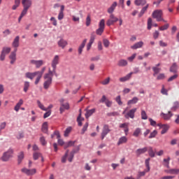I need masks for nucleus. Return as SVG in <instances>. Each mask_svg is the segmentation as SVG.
Masks as SVG:
<instances>
[{"mask_svg":"<svg viewBox=\"0 0 179 179\" xmlns=\"http://www.w3.org/2000/svg\"><path fill=\"white\" fill-rule=\"evenodd\" d=\"M53 75H54V73L52 72L51 69H49V73H45L43 76V79H44L43 89L48 90L52 85Z\"/></svg>","mask_w":179,"mask_h":179,"instance_id":"obj_1","label":"nucleus"},{"mask_svg":"<svg viewBox=\"0 0 179 179\" xmlns=\"http://www.w3.org/2000/svg\"><path fill=\"white\" fill-rule=\"evenodd\" d=\"M152 16L153 18H155L157 22H167L163 18V12L161 9L155 10V11L152 14Z\"/></svg>","mask_w":179,"mask_h":179,"instance_id":"obj_2","label":"nucleus"},{"mask_svg":"<svg viewBox=\"0 0 179 179\" xmlns=\"http://www.w3.org/2000/svg\"><path fill=\"white\" fill-rule=\"evenodd\" d=\"M60 57L59 55H55L53 57V59L51 62V66L52 67L53 73L56 74L57 73V66L59 64Z\"/></svg>","mask_w":179,"mask_h":179,"instance_id":"obj_3","label":"nucleus"},{"mask_svg":"<svg viewBox=\"0 0 179 179\" xmlns=\"http://www.w3.org/2000/svg\"><path fill=\"white\" fill-rule=\"evenodd\" d=\"M104 29H105V20L101 19L99 22V28L96 29V35H99V36H101V35H102L103 33L104 32Z\"/></svg>","mask_w":179,"mask_h":179,"instance_id":"obj_4","label":"nucleus"},{"mask_svg":"<svg viewBox=\"0 0 179 179\" xmlns=\"http://www.w3.org/2000/svg\"><path fill=\"white\" fill-rule=\"evenodd\" d=\"M21 172L24 173L28 176H34L36 173L37 171L36 169H27V168H22L21 169Z\"/></svg>","mask_w":179,"mask_h":179,"instance_id":"obj_5","label":"nucleus"},{"mask_svg":"<svg viewBox=\"0 0 179 179\" xmlns=\"http://www.w3.org/2000/svg\"><path fill=\"white\" fill-rule=\"evenodd\" d=\"M118 22V18L114 14H110L109 19L106 21L108 27L113 26L115 23Z\"/></svg>","mask_w":179,"mask_h":179,"instance_id":"obj_6","label":"nucleus"},{"mask_svg":"<svg viewBox=\"0 0 179 179\" xmlns=\"http://www.w3.org/2000/svg\"><path fill=\"white\" fill-rule=\"evenodd\" d=\"M11 51V48L3 47L1 50V55L0 56V60L3 61L5 59L6 55H8Z\"/></svg>","mask_w":179,"mask_h":179,"instance_id":"obj_7","label":"nucleus"},{"mask_svg":"<svg viewBox=\"0 0 179 179\" xmlns=\"http://www.w3.org/2000/svg\"><path fill=\"white\" fill-rule=\"evenodd\" d=\"M45 70H46V67H43V68H42L41 71H36L37 77L35 79V85H38L39 83L41 78H43V75Z\"/></svg>","mask_w":179,"mask_h":179,"instance_id":"obj_8","label":"nucleus"},{"mask_svg":"<svg viewBox=\"0 0 179 179\" xmlns=\"http://www.w3.org/2000/svg\"><path fill=\"white\" fill-rule=\"evenodd\" d=\"M110 129H109L108 124H104L103 128L102 129V132L101 134V138L103 140L104 138L109 134Z\"/></svg>","mask_w":179,"mask_h":179,"instance_id":"obj_9","label":"nucleus"},{"mask_svg":"<svg viewBox=\"0 0 179 179\" xmlns=\"http://www.w3.org/2000/svg\"><path fill=\"white\" fill-rule=\"evenodd\" d=\"M13 153V150H9L8 151L4 152V154L1 157V160L4 161V162L8 161L10 157H12Z\"/></svg>","mask_w":179,"mask_h":179,"instance_id":"obj_10","label":"nucleus"},{"mask_svg":"<svg viewBox=\"0 0 179 179\" xmlns=\"http://www.w3.org/2000/svg\"><path fill=\"white\" fill-rule=\"evenodd\" d=\"M136 111H137V108H134V109L130 110L127 113V115H125V118L126 119H129V118L134 119V117H135V113H136Z\"/></svg>","mask_w":179,"mask_h":179,"instance_id":"obj_11","label":"nucleus"},{"mask_svg":"<svg viewBox=\"0 0 179 179\" xmlns=\"http://www.w3.org/2000/svg\"><path fill=\"white\" fill-rule=\"evenodd\" d=\"M70 109V105L69 103H62V104L60 105L59 111L60 114H62L64 113L65 110H69Z\"/></svg>","mask_w":179,"mask_h":179,"instance_id":"obj_12","label":"nucleus"},{"mask_svg":"<svg viewBox=\"0 0 179 179\" xmlns=\"http://www.w3.org/2000/svg\"><path fill=\"white\" fill-rule=\"evenodd\" d=\"M30 64L35 65L36 68L38 69L44 64V62L43 60H31Z\"/></svg>","mask_w":179,"mask_h":179,"instance_id":"obj_13","label":"nucleus"},{"mask_svg":"<svg viewBox=\"0 0 179 179\" xmlns=\"http://www.w3.org/2000/svg\"><path fill=\"white\" fill-rule=\"evenodd\" d=\"M160 115L164 120H170L173 115L171 111H168V113H162Z\"/></svg>","mask_w":179,"mask_h":179,"instance_id":"obj_14","label":"nucleus"},{"mask_svg":"<svg viewBox=\"0 0 179 179\" xmlns=\"http://www.w3.org/2000/svg\"><path fill=\"white\" fill-rule=\"evenodd\" d=\"M36 76L38 77L37 71L34 73L27 72L25 73V78L30 79V80H33V79Z\"/></svg>","mask_w":179,"mask_h":179,"instance_id":"obj_15","label":"nucleus"},{"mask_svg":"<svg viewBox=\"0 0 179 179\" xmlns=\"http://www.w3.org/2000/svg\"><path fill=\"white\" fill-rule=\"evenodd\" d=\"M57 44L59 45V48H61L62 49H64L66 45H68V42L64 39V38H61L58 42Z\"/></svg>","mask_w":179,"mask_h":179,"instance_id":"obj_16","label":"nucleus"},{"mask_svg":"<svg viewBox=\"0 0 179 179\" xmlns=\"http://www.w3.org/2000/svg\"><path fill=\"white\" fill-rule=\"evenodd\" d=\"M164 172L171 175H178L179 174V169H169V170H165Z\"/></svg>","mask_w":179,"mask_h":179,"instance_id":"obj_17","label":"nucleus"},{"mask_svg":"<svg viewBox=\"0 0 179 179\" xmlns=\"http://www.w3.org/2000/svg\"><path fill=\"white\" fill-rule=\"evenodd\" d=\"M148 152V147H144L143 148L137 149L135 153L137 156H140L142 154H145Z\"/></svg>","mask_w":179,"mask_h":179,"instance_id":"obj_18","label":"nucleus"},{"mask_svg":"<svg viewBox=\"0 0 179 179\" xmlns=\"http://www.w3.org/2000/svg\"><path fill=\"white\" fill-rule=\"evenodd\" d=\"M22 4L23 6V8H24L27 10H29L30 7L32 6V1L27 0L25 1H22Z\"/></svg>","mask_w":179,"mask_h":179,"instance_id":"obj_19","label":"nucleus"},{"mask_svg":"<svg viewBox=\"0 0 179 179\" xmlns=\"http://www.w3.org/2000/svg\"><path fill=\"white\" fill-rule=\"evenodd\" d=\"M16 52L17 49L14 52H12L10 53V55L9 56V58L10 59V64H13L14 62L16 61Z\"/></svg>","mask_w":179,"mask_h":179,"instance_id":"obj_20","label":"nucleus"},{"mask_svg":"<svg viewBox=\"0 0 179 179\" xmlns=\"http://www.w3.org/2000/svg\"><path fill=\"white\" fill-rule=\"evenodd\" d=\"M117 6V3L116 1L113 2L111 6H110L109 8H108L107 12L108 13H110V15L113 14V13L114 12V10L115 9V8Z\"/></svg>","mask_w":179,"mask_h":179,"instance_id":"obj_21","label":"nucleus"},{"mask_svg":"<svg viewBox=\"0 0 179 179\" xmlns=\"http://www.w3.org/2000/svg\"><path fill=\"white\" fill-rule=\"evenodd\" d=\"M12 45L13 48H17L20 45V37L19 36H15V38L12 43Z\"/></svg>","mask_w":179,"mask_h":179,"instance_id":"obj_22","label":"nucleus"},{"mask_svg":"<svg viewBox=\"0 0 179 179\" xmlns=\"http://www.w3.org/2000/svg\"><path fill=\"white\" fill-rule=\"evenodd\" d=\"M143 45V42L139 41V42L135 43L134 45L131 46V48L132 50H137L138 48H141Z\"/></svg>","mask_w":179,"mask_h":179,"instance_id":"obj_23","label":"nucleus"},{"mask_svg":"<svg viewBox=\"0 0 179 179\" xmlns=\"http://www.w3.org/2000/svg\"><path fill=\"white\" fill-rule=\"evenodd\" d=\"M132 75H134V73L131 72L129 74L126 75L125 77L120 78V81L122 82V83L128 81L131 78Z\"/></svg>","mask_w":179,"mask_h":179,"instance_id":"obj_24","label":"nucleus"},{"mask_svg":"<svg viewBox=\"0 0 179 179\" xmlns=\"http://www.w3.org/2000/svg\"><path fill=\"white\" fill-rule=\"evenodd\" d=\"M147 148H148L147 151L148 152L150 157H151V158L155 157V152L153 150L152 147L148 146V147H147Z\"/></svg>","mask_w":179,"mask_h":179,"instance_id":"obj_25","label":"nucleus"},{"mask_svg":"<svg viewBox=\"0 0 179 179\" xmlns=\"http://www.w3.org/2000/svg\"><path fill=\"white\" fill-rule=\"evenodd\" d=\"M127 142H128V138L125 137V136H123L118 140L117 144L118 145V146H120V145L127 143Z\"/></svg>","mask_w":179,"mask_h":179,"instance_id":"obj_26","label":"nucleus"},{"mask_svg":"<svg viewBox=\"0 0 179 179\" xmlns=\"http://www.w3.org/2000/svg\"><path fill=\"white\" fill-rule=\"evenodd\" d=\"M134 4L137 6H143L147 4V1L146 0H135Z\"/></svg>","mask_w":179,"mask_h":179,"instance_id":"obj_27","label":"nucleus"},{"mask_svg":"<svg viewBox=\"0 0 179 179\" xmlns=\"http://www.w3.org/2000/svg\"><path fill=\"white\" fill-rule=\"evenodd\" d=\"M85 111H86L85 115V117L86 119H89L90 117L95 113V109H92V110L86 109Z\"/></svg>","mask_w":179,"mask_h":179,"instance_id":"obj_28","label":"nucleus"},{"mask_svg":"<svg viewBox=\"0 0 179 179\" xmlns=\"http://www.w3.org/2000/svg\"><path fill=\"white\" fill-rule=\"evenodd\" d=\"M87 39L83 40L82 44L79 46L78 50L79 55L82 54L83 50V48H85V45L87 43Z\"/></svg>","mask_w":179,"mask_h":179,"instance_id":"obj_29","label":"nucleus"},{"mask_svg":"<svg viewBox=\"0 0 179 179\" xmlns=\"http://www.w3.org/2000/svg\"><path fill=\"white\" fill-rule=\"evenodd\" d=\"M117 65L119 66H126L128 65V62L127 60H124V59H121L118 62H117Z\"/></svg>","mask_w":179,"mask_h":179,"instance_id":"obj_30","label":"nucleus"},{"mask_svg":"<svg viewBox=\"0 0 179 179\" xmlns=\"http://www.w3.org/2000/svg\"><path fill=\"white\" fill-rule=\"evenodd\" d=\"M29 87H30L29 81H24L23 90L25 93L28 92V90H29Z\"/></svg>","mask_w":179,"mask_h":179,"instance_id":"obj_31","label":"nucleus"},{"mask_svg":"<svg viewBox=\"0 0 179 179\" xmlns=\"http://www.w3.org/2000/svg\"><path fill=\"white\" fill-rule=\"evenodd\" d=\"M170 161H171V157H168V158H164V166H166L167 169L170 168Z\"/></svg>","mask_w":179,"mask_h":179,"instance_id":"obj_32","label":"nucleus"},{"mask_svg":"<svg viewBox=\"0 0 179 179\" xmlns=\"http://www.w3.org/2000/svg\"><path fill=\"white\" fill-rule=\"evenodd\" d=\"M149 7V4H146L145 7H143L140 12L139 17H141L144 13L148 10V8Z\"/></svg>","mask_w":179,"mask_h":179,"instance_id":"obj_33","label":"nucleus"},{"mask_svg":"<svg viewBox=\"0 0 179 179\" xmlns=\"http://www.w3.org/2000/svg\"><path fill=\"white\" fill-rule=\"evenodd\" d=\"M138 98L137 96H134V97H133V99L131 100H129L127 102V104L128 105L136 104L138 103Z\"/></svg>","mask_w":179,"mask_h":179,"instance_id":"obj_34","label":"nucleus"},{"mask_svg":"<svg viewBox=\"0 0 179 179\" xmlns=\"http://www.w3.org/2000/svg\"><path fill=\"white\" fill-rule=\"evenodd\" d=\"M162 128V130L161 134L164 135L169 129V126H168V124H163Z\"/></svg>","mask_w":179,"mask_h":179,"instance_id":"obj_35","label":"nucleus"},{"mask_svg":"<svg viewBox=\"0 0 179 179\" xmlns=\"http://www.w3.org/2000/svg\"><path fill=\"white\" fill-rule=\"evenodd\" d=\"M150 158H147V159L145 160V165L147 168L146 171L149 172L150 171Z\"/></svg>","mask_w":179,"mask_h":179,"instance_id":"obj_36","label":"nucleus"},{"mask_svg":"<svg viewBox=\"0 0 179 179\" xmlns=\"http://www.w3.org/2000/svg\"><path fill=\"white\" fill-rule=\"evenodd\" d=\"M179 109V101L173 102V105L171 107V110L176 111Z\"/></svg>","mask_w":179,"mask_h":179,"instance_id":"obj_37","label":"nucleus"},{"mask_svg":"<svg viewBox=\"0 0 179 179\" xmlns=\"http://www.w3.org/2000/svg\"><path fill=\"white\" fill-rule=\"evenodd\" d=\"M76 153V150H73L72 152H71L70 155L68 158V161L71 162L73 161V159L74 157V155Z\"/></svg>","mask_w":179,"mask_h":179,"instance_id":"obj_38","label":"nucleus"},{"mask_svg":"<svg viewBox=\"0 0 179 179\" xmlns=\"http://www.w3.org/2000/svg\"><path fill=\"white\" fill-rule=\"evenodd\" d=\"M178 70V66L176 63H173L172 66L170 68V71L173 73H176Z\"/></svg>","mask_w":179,"mask_h":179,"instance_id":"obj_39","label":"nucleus"},{"mask_svg":"<svg viewBox=\"0 0 179 179\" xmlns=\"http://www.w3.org/2000/svg\"><path fill=\"white\" fill-rule=\"evenodd\" d=\"M141 129L137 128L134 130L133 135L134 137H138L139 136V135H141Z\"/></svg>","mask_w":179,"mask_h":179,"instance_id":"obj_40","label":"nucleus"},{"mask_svg":"<svg viewBox=\"0 0 179 179\" xmlns=\"http://www.w3.org/2000/svg\"><path fill=\"white\" fill-rule=\"evenodd\" d=\"M76 141H70L67 143L64 144V148L66 149L68 148L73 146L75 145Z\"/></svg>","mask_w":179,"mask_h":179,"instance_id":"obj_41","label":"nucleus"},{"mask_svg":"<svg viewBox=\"0 0 179 179\" xmlns=\"http://www.w3.org/2000/svg\"><path fill=\"white\" fill-rule=\"evenodd\" d=\"M42 131L43 133H47L48 132V122H43V126H42Z\"/></svg>","mask_w":179,"mask_h":179,"instance_id":"obj_42","label":"nucleus"},{"mask_svg":"<svg viewBox=\"0 0 179 179\" xmlns=\"http://www.w3.org/2000/svg\"><path fill=\"white\" fill-rule=\"evenodd\" d=\"M141 115L142 120H148V115L145 110H141Z\"/></svg>","mask_w":179,"mask_h":179,"instance_id":"obj_43","label":"nucleus"},{"mask_svg":"<svg viewBox=\"0 0 179 179\" xmlns=\"http://www.w3.org/2000/svg\"><path fill=\"white\" fill-rule=\"evenodd\" d=\"M152 70L154 71V74H153L154 76H156L157 75V73L161 71V69L157 68V66L152 67Z\"/></svg>","mask_w":179,"mask_h":179,"instance_id":"obj_44","label":"nucleus"},{"mask_svg":"<svg viewBox=\"0 0 179 179\" xmlns=\"http://www.w3.org/2000/svg\"><path fill=\"white\" fill-rule=\"evenodd\" d=\"M72 130V128L71 127H69L64 131V137H68L69 134L71 133Z\"/></svg>","mask_w":179,"mask_h":179,"instance_id":"obj_45","label":"nucleus"},{"mask_svg":"<svg viewBox=\"0 0 179 179\" xmlns=\"http://www.w3.org/2000/svg\"><path fill=\"white\" fill-rule=\"evenodd\" d=\"M89 127V122H86L82 129L81 134L84 135L85 132L87 130V128Z\"/></svg>","mask_w":179,"mask_h":179,"instance_id":"obj_46","label":"nucleus"},{"mask_svg":"<svg viewBox=\"0 0 179 179\" xmlns=\"http://www.w3.org/2000/svg\"><path fill=\"white\" fill-rule=\"evenodd\" d=\"M41 156H42L41 152H34L33 158L34 160H37L39 157H41Z\"/></svg>","mask_w":179,"mask_h":179,"instance_id":"obj_47","label":"nucleus"},{"mask_svg":"<svg viewBox=\"0 0 179 179\" xmlns=\"http://www.w3.org/2000/svg\"><path fill=\"white\" fill-rule=\"evenodd\" d=\"M40 143L43 145V146H45L47 143V141L45 140V138L43 137V136H41V137L39 138Z\"/></svg>","mask_w":179,"mask_h":179,"instance_id":"obj_48","label":"nucleus"},{"mask_svg":"<svg viewBox=\"0 0 179 179\" xmlns=\"http://www.w3.org/2000/svg\"><path fill=\"white\" fill-rule=\"evenodd\" d=\"M37 104H38L40 109H41L43 110H45V111L48 110L47 109H45V108L44 107L43 103H41V102L39 100L37 101Z\"/></svg>","mask_w":179,"mask_h":179,"instance_id":"obj_49","label":"nucleus"},{"mask_svg":"<svg viewBox=\"0 0 179 179\" xmlns=\"http://www.w3.org/2000/svg\"><path fill=\"white\" fill-rule=\"evenodd\" d=\"M147 170H145L144 171H140L138 172L137 179H141V177L145 176L146 174Z\"/></svg>","mask_w":179,"mask_h":179,"instance_id":"obj_50","label":"nucleus"},{"mask_svg":"<svg viewBox=\"0 0 179 179\" xmlns=\"http://www.w3.org/2000/svg\"><path fill=\"white\" fill-rule=\"evenodd\" d=\"M23 159H24V152H20V155H18V163L20 164L21 162L23 160Z\"/></svg>","mask_w":179,"mask_h":179,"instance_id":"obj_51","label":"nucleus"},{"mask_svg":"<svg viewBox=\"0 0 179 179\" xmlns=\"http://www.w3.org/2000/svg\"><path fill=\"white\" fill-rule=\"evenodd\" d=\"M69 152V150H68L66 151V152L65 153V155L62 157V163H66V158L68 157Z\"/></svg>","mask_w":179,"mask_h":179,"instance_id":"obj_52","label":"nucleus"},{"mask_svg":"<svg viewBox=\"0 0 179 179\" xmlns=\"http://www.w3.org/2000/svg\"><path fill=\"white\" fill-rule=\"evenodd\" d=\"M85 120L84 117H77V122H78V125L79 127H81L83 125L82 122Z\"/></svg>","mask_w":179,"mask_h":179,"instance_id":"obj_53","label":"nucleus"},{"mask_svg":"<svg viewBox=\"0 0 179 179\" xmlns=\"http://www.w3.org/2000/svg\"><path fill=\"white\" fill-rule=\"evenodd\" d=\"M103 43L104 45V47L108 48H109L110 41L108 39H103Z\"/></svg>","mask_w":179,"mask_h":179,"instance_id":"obj_54","label":"nucleus"},{"mask_svg":"<svg viewBox=\"0 0 179 179\" xmlns=\"http://www.w3.org/2000/svg\"><path fill=\"white\" fill-rule=\"evenodd\" d=\"M110 80V78H107L101 80V84H102L103 85H108V84H109Z\"/></svg>","mask_w":179,"mask_h":179,"instance_id":"obj_55","label":"nucleus"},{"mask_svg":"<svg viewBox=\"0 0 179 179\" xmlns=\"http://www.w3.org/2000/svg\"><path fill=\"white\" fill-rule=\"evenodd\" d=\"M169 27V24H166L164 26L159 27V29L163 31L164 30H166Z\"/></svg>","mask_w":179,"mask_h":179,"instance_id":"obj_56","label":"nucleus"},{"mask_svg":"<svg viewBox=\"0 0 179 179\" xmlns=\"http://www.w3.org/2000/svg\"><path fill=\"white\" fill-rule=\"evenodd\" d=\"M166 78V76L164 73H159L158 76H157V80H162V79H164Z\"/></svg>","mask_w":179,"mask_h":179,"instance_id":"obj_57","label":"nucleus"},{"mask_svg":"<svg viewBox=\"0 0 179 179\" xmlns=\"http://www.w3.org/2000/svg\"><path fill=\"white\" fill-rule=\"evenodd\" d=\"M152 18L149 17V19L148 20V29H152Z\"/></svg>","mask_w":179,"mask_h":179,"instance_id":"obj_58","label":"nucleus"},{"mask_svg":"<svg viewBox=\"0 0 179 179\" xmlns=\"http://www.w3.org/2000/svg\"><path fill=\"white\" fill-rule=\"evenodd\" d=\"M84 169L85 171H91L92 169V167L90 165L89 163H85V166H84Z\"/></svg>","mask_w":179,"mask_h":179,"instance_id":"obj_59","label":"nucleus"},{"mask_svg":"<svg viewBox=\"0 0 179 179\" xmlns=\"http://www.w3.org/2000/svg\"><path fill=\"white\" fill-rule=\"evenodd\" d=\"M136 55H137L136 53H134L133 55H131V57H127V60L129 61V62H134V60L136 58Z\"/></svg>","mask_w":179,"mask_h":179,"instance_id":"obj_60","label":"nucleus"},{"mask_svg":"<svg viewBox=\"0 0 179 179\" xmlns=\"http://www.w3.org/2000/svg\"><path fill=\"white\" fill-rule=\"evenodd\" d=\"M157 135V130H154L153 132L150 133L149 136V138H155Z\"/></svg>","mask_w":179,"mask_h":179,"instance_id":"obj_61","label":"nucleus"},{"mask_svg":"<svg viewBox=\"0 0 179 179\" xmlns=\"http://www.w3.org/2000/svg\"><path fill=\"white\" fill-rule=\"evenodd\" d=\"M90 23H91L90 15H87V19H86V26L87 27H90Z\"/></svg>","mask_w":179,"mask_h":179,"instance_id":"obj_62","label":"nucleus"},{"mask_svg":"<svg viewBox=\"0 0 179 179\" xmlns=\"http://www.w3.org/2000/svg\"><path fill=\"white\" fill-rule=\"evenodd\" d=\"M161 93L164 95H168V91L165 89V86L162 85V89L161 90Z\"/></svg>","mask_w":179,"mask_h":179,"instance_id":"obj_63","label":"nucleus"},{"mask_svg":"<svg viewBox=\"0 0 179 179\" xmlns=\"http://www.w3.org/2000/svg\"><path fill=\"white\" fill-rule=\"evenodd\" d=\"M116 102H117L120 106H121V105L123 104L122 101H121V96H117L116 97Z\"/></svg>","mask_w":179,"mask_h":179,"instance_id":"obj_64","label":"nucleus"}]
</instances>
